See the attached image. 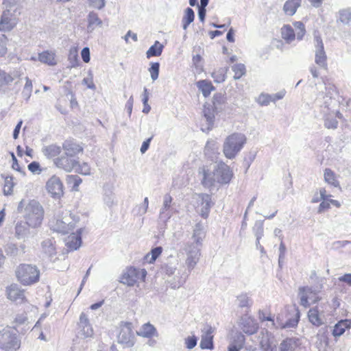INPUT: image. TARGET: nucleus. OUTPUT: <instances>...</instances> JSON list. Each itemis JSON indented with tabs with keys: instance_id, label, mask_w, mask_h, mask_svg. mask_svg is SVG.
<instances>
[{
	"instance_id": "5fc2aeb1",
	"label": "nucleus",
	"mask_w": 351,
	"mask_h": 351,
	"mask_svg": "<svg viewBox=\"0 0 351 351\" xmlns=\"http://www.w3.org/2000/svg\"><path fill=\"white\" fill-rule=\"evenodd\" d=\"M256 239H261L263 236V221H256L252 228Z\"/></svg>"
},
{
	"instance_id": "680f3d73",
	"label": "nucleus",
	"mask_w": 351,
	"mask_h": 351,
	"mask_svg": "<svg viewBox=\"0 0 351 351\" xmlns=\"http://www.w3.org/2000/svg\"><path fill=\"white\" fill-rule=\"evenodd\" d=\"M68 60L71 68H75L79 66V58L77 51H70Z\"/></svg>"
},
{
	"instance_id": "6e6552de",
	"label": "nucleus",
	"mask_w": 351,
	"mask_h": 351,
	"mask_svg": "<svg viewBox=\"0 0 351 351\" xmlns=\"http://www.w3.org/2000/svg\"><path fill=\"white\" fill-rule=\"evenodd\" d=\"M37 227H32L27 221H19L15 225V237L17 239L25 241L32 238L36 234L35 229Z\"/></svg>"
},
{
	"instance_id": "b1692460",
	"label": "nucleus",
	"mask_w": 351,
	"mask_h": 351,
	"mask_svg": "<svg viewBox=\"0 0 351 351\" xmlns=\"http://www.w3.org/2000/svg\"><path fill=\"white\" fill-rule=\"evenodd\" d=\"M300 345V339L296 337H288L279 345V351H295Z\"/></svg>"
},
{
	"instance_id": "603ef678",
	"label": "nucleus",
	"mask_w": 351,
	"mask_h": 351,
	"mask_svg": "<svg viewBox=\"0 0 351 351\" xmlns=\"http://www.w3.org/2000/svg\"><path fill=\"white\" fill-rule=\"evenodd\" d=\"M5 183L3 186V193L5 195H9L12 193V189L14 186L13 182V176H8L4 177Z\"/></svg>"
},
{
	"instance_id": "5701e85b",
	"label": "nucleus",
	"mask_w": 351,
	"mask_h": 351,
	"mask_svg": "<svg viewBox=\"0 0 351 351\" xmlns=\"http://www.w3.org/2000/svg\"><path fill=\"white\" fill-rule=\"evenodd\" d=\"M189 274L186 270L180 273L178 271L172 279L168 280V284L170 287L173 289H176L182 287L186 281Z\"/></svg>"
},
{
	"instance_id": "7ed1b4c3",
	"label": "nucleus",
	"mask_w": 351,
	"mask_h": 351,
	"mask_svg": "<svg viewBox=\"0 0 351 351\" xmlns=\"http://www.w3.org/2000/svg\"><path fill=\"white\" fill-rule=\"evenodd\" d=\"M247 139L241 133H233L227 136L223 145V152L228 159H234L241 151Z\"/></svg>"
},
{
	"instance_id": "9b49d317",
	"label": "nucleus",
	"mask_w": 351,
	"mask_h": 351,
	"mask_svg": "<svg viewBox=\"0 0 351 351\" xmlns=\"http://www.w3.org/2000/svg\"><path fill=\"white\" fill-rule=\"evenodd\" d=\"M53 163L58 168L66 172H71L78 165V160L77 158H73L63 154L60 156L54 158Z\"/></svg>"
},
{
	"instance_id": "3c124183",
	"label": "nucleus",
	"mask_w": 351,
	"mask_h": 351,
	"mask_svg": "<svg viewBox=\"0 0 351 351\" xmlns=\"http://www.w3.org/2000/svg\"><path fill=\"white\" fill-rule=\"evenodd\" d=\"M162 252V247L161 246H157L153 249H152L150 254H147L145 256V259L149 263H154L156 258L161 254Z\"/></svg>"
},
{
	"instance_id": "338daca9",
	"label": "nucleus",
	"mask_w": 351,
	"mask_h": 351,
	"mask_svg": "<svg viewBox=\"0 0 351 351\" xmlns=\"http://www.w3.org/2000/svg\"><path fill=\"white\" fill-rule=\"evenodd\" d=\"M161 269L165 274L170 276L174 274L176 270V265L171 263L164 264L162 265Z\"/></svg>"
},
{
	"instance_id": "f257e3e1",
	"label": "nucleus",
	"mask_w": 351,
	"mask_h": 351,
	"mask_svg": "<svg viewBox=\"0 0 351 351\" xmlns=\"http://www.w3.org/2000/svg\"><path fill=\"white\" fill-rule=\"evenodd\" d=\"M17 211L23 213L25 219L32 227H38L42 223L44 209L38 201L32 199L26 204L24 200H21L18 205Z\"/></svg>"
},
{
	"instance_id": "39448f33",
	"label": "nucleus",
	"mask_w": 351,
	"mask_h": 351,
	"mask_svg": "<svg viewBox=\"0 0 351 351\" xmlns=\"http://www.w3.org/2000/svg\"><path fill=\"white\" fill-rule=\"evenodd\" d=\"M21 346L14 329L6 327L0 331V348L5 351H16Z\"/></svg>"
},
{
	"instance_id": "7c9ffc66",
	"label": "nucleus",
	"mask_w": 351,
	"mask_h": 351,
	"mask_svg": "<svg viewBox=\"0 0 351 351\" xmlns=\"http://www.w3.org/2000/svg\"><path fill=\"white\" fill-rule=\"evenodd\" d=\"M62 151V147L56 144H51L44 146L42 152L47 158H52L58 156Z\"/></svg>"
},
{
	"instance_id": "a211bd4d",
	"label": "nucleus",
	"mask_w": 351,
	"mask_h": 351,
	"mask_svg": "<svg viewBox=\"0 0 351 351\" xmlns=\"http://www.w3.org/2000/svg\"><path fill=\"white\" fill-rule=\"evenodd\" d=\"M199 173L202 176L201 183L204 187L211 188L215 186L217 183L215 169L213 171H210L206 167H203L199 168Z\"/></svg>"
},
{
	"instance_id": "e433bc0d",
	"label": "nucleus",
	"mask_w": 351,
	"mask_h": 351,
	"mask_svg": "<svg viewBox=\"0 0 351 351\" xmlns=\"http://www.w3.org/2000/svg\"><path fill=\"white\" fill-rule=\"evenodd\" d=\"M324 177L326 182L334 187L340 188V184L339 181L337 180L336 174L330 169L326 168L324 170Z\"/></svg>"
},
{
	"instance_id": "c03bdc74",
	"label": "nucleus",
	"mask_w": 351,
	"mask_h": 351,
	"mask_svg": "<svg viewBox=\"0 0 351 351\" xmlns=\"http://www.w3.org/2000/svg\"><path fill=\"white\" fill-rule=\"evenodd\" d=\"M33 89V85L32 80L26 77H25V84L23 87V91L21 93V95L23 98L26 101H28L30 99V97L32 95V92Z\"/></svg>"
},
{
	"instance_id": "ea45409f",
	"label": "nucleus",
	"mask_w": 351,
	"mask_h": 351,
	"mask_svg": "<svg viewBox=\"0 0 351 351\" xmlns=\"http://www.w3.org/2000/svg\"><path fill=\"white\" fill-rule=\"evenodd\" d=\"M282 37L287 43L293 41L296 36L293 29L289 25H284L281 29Z\"/></svg>"
},
{
	"instance_id": "423d86ee",
	"label": "nucleus",
	"mask_w": 351,
	"mask_h": 351,
	"mask_svg": "<svg viewBox=\"0 0 351 351\" xmlns=\"http://www.w3.org/2000/svg\"><path fill=\"white\" fill-rule=\"evenodd\" d=\"M5 10L0 20V31H10L17 23V17L21 14L18 5H3Z\"/></svg>"
},
{
	"instance_id": "4c0bfd02",
	"label": "nucleus",
	"mask_w": 351,
	"mask_h": 351,
	"mask_svg": "<svg viewBox=\"0 0 351 351\" xmlns=\"http://www.w3.org/2000/svg\"><path fill=\"white\" fill-rule=\"evenodd\" d=\"M164 46L158 40L155 41L154 44L152 45L146 52L147 58L154 56H159L162 54Z\"/></svg>"
},
{
	"instance_id": "c756f323",
	"label": "nucleus",
	"mask_w": 351,
	"mask_h": 351,
	"mask_svg": "<svg viewBox=\"0 0 351 351\" xmlns=\"http://www.w3.org/2000/svg\"><path fill=\"white\" fill-rule=\"evenodd\" d=\"M302 0H287L284 5L283 10L287 15L293 16L298 8L300 7Z\"/></svg>"
},
{
	"instance_id": "72a5a7b5",
	"label": "nucleus",
	"mask_w": 351,
	"mask_h": 351,
	"mask_svg": "<svg viewBox=\"0 0 351 351\" xmlns=\"http://www.w3.org/2000/svg\"><path fill=\"white\" fill-rule=\"evenodd\" d=\"M43 252L49 258H53L56 254L54 242L51 239L44 240L41 243Z\"/></svg>"
},
{
	"instance_id": "bb28decb",
	"label": "nucleus",
	"mask_w": 351,
	"mask_h": 351,
	"mask_svg": "<svg viewBox=\"0 0 351 351\" xmlns=\"http://www.w3.org/2000/svg\"><path fill=\"white\" fill-rule=\"evenodd\" d=\"M218 150L219 144L215 140L209 139L207 141L204 147L205 155L213 160L216 155L219 154Z\"/></svg>"
},
{
	"instance_id": "9d476101",
	"label": "nucleus",
	"mask_w": 351,
	"mask_h": 351,
	"mask_svg": "<svg viewBox=\"0 0 351 351\" xmlns=\"http://www.w3.org/2000/svg\"><path fill=\"white\" fill-rule=\"evenodd\" d=\"M289 317L285 322H283L280 317H276V328H295L300 318V313L298 308L289 311Z\"/></svg>"
},
{
	"instance_id": "4be33fe9",
	"label": "nucleus",
	"mask_w": 351,
	"mask_h": 351,
	"mask_svg": "<svg viewBox=\"0 0 351 351\" xmlns=\"http://www.w3.org/2000/svg\"><path fill=\"white\" fill-rule=\"evenodd\" d=\"M87 32H93L97 27H101L102 20L99 17L98 14L91 11L87 16Z\"/></svg>"
},
{
	"instance_id": "79ce46f5",
	"label": "nucleus",
	"mask_w": 351,
	"mask_h": 351,
	"mask_svg": "<svg viewBox=\"0 0 351 351\" xmlns=\"http://www.w3.org/2000/svg\"><path fill=\"white\" fill-rule=\"evenodd\" d=\"M38 59L41 62L49 65H55L56 64L54 58V54L49 52L48 51L39 53Z\"/></svg>"
},
{
	"instance_id": "6e6d98bb",
	"label": "nucleus",
	"mask_w": 351,
	"mask_h": 351,
	"mask_svg": "<svg viewBox=\"0 0 351 351\" xmlns=\"http://www.w3.org/2000/svg\"><path fill=\"white\" fill-rule=\"evenodd\" d=\"M149 72L151 75V78L153 81L156 80L158 78L159 71H160V63L159 62H152L150 67L149 68Z\"/></svg>"
},
{
	"instance_id": "2f4dec72",
	"label": "nucleus",
	"mask_w": 351,
	"mask_h": 351,
	"mask_svg": "<svg viewBox=\"0 0 351 351\" xmlns=\"http://www.w3.org/2000/svg\"><path fill=\"white\" fill-rule=\"evenodd\" d=\"M206 237V231L204 224L202 222H198L195 224L192 239L197 243H202L203 239Z\"/></svg>"
},
{
	"instance_id": "2eb2a0df",
	"label": "nucleus",
	"mask_w": 351,
	"mask_h": 351,
	"mask_svg": "<svg viewBox=\"0 0 351 351\" xmlns=\"http://www.w3.org/2000/svg\"><path fill=\"white\" fill-rule=\"evenodd\" d=\"M239 324L242 331L248 335L255 334L259 328L256 319L247 315L241 317Z\"/></svg>"
},
{
	"instance_id": "4d7b16f0",
	"label": "nucleus",
	"mask_w": 351,
	"mask_h": 351,
	"mask_svg": "<svg viewBox=\"0 0 351 351\" xmlns=\"http://www.w3.org/2000/svg\"><path fill=\"white\" fill-rule=\"evenodd\" d=\"M293 25L297 30V39L299 40H302L306 33V29L304 23L301 21H296L293 23Z\"/></svg>"
},
{
	"instance_id": "a19ab883",
	"label": "nucleus",
	"mask_w": 351,
	"mask_h": 351,
	"mask_svg": "<svg viewBox=\"0 0 351 351\" xmlns=\"http://www.w3.org/2000/svg\"><path fill=\"white\" fill-rule=\"evenodd\" d=\"M104 201L109 208L112 207L117 204L115 202V195L110 187L104 189Z\"/></svg>"
},
{
	"instance_id": "f3484780",
	"label": "nucleus",
	"mask_w": 351,
	"mask_h": 351,
	"mask_svg": "<svg viewBox=\"0 0 351 351\" xmlns=\"http://www.w3.org/2000/svg\"><path fill=\"white\" fill-rule=\"evenodd\" d=\"M78 334L84 338L91 337L93 334V329L89 322L86 315L82 313L78 323Z\"/></svg>"
},
{
	"instance_id": "a18cd8bd",
	"label": "nucleus",
	"mask_w": 351,
	"mask_h": 351,
	"mask_svg": "<svg viewBox=\"0 0 351 351\" xmlns=\"http://www.w3.org/2000/svg\"><path fill=\"white\" fill-rule=\"evenodd\" d=\"M238 305L241 308H250L253 304L252 300L247 295V293H241L237 296Z\"/></svg>"
},
{
	"instance_id": "473e14b6",
	"label": "nucleus",
	"mask_w": 351,
	"mask_h": 351,
	"mask_svg": "<svg viewBox=\"0 0 351 351\" xmlns=\"http://www.w3.org/2000/svg\"><path fill=\"white\" fill-rule=\"evenodd\" d=\"M68 220L66 219V221L58 219L56 223L55 230L61 232L64 234L69 233L70 231L74 229V223L70 221H67Z\"/></svg>"
},
{
	"instance_id": "6ab92c4d",
	"label": "nucleus",
	"mask_w": 351,
	"mask_h": 351,
	"mask_svg": "<svg viewBox=\"0 0 351 351\" xmlns=\"http://www.w3.org/2000/svg\"><path fill=\"white\" fill-rule=\"evenodd\" d=\"M199 198L201 199L202 208L199 211V215L204 219H207L211 207L214 205L212 202L211 195L207 193H200L198 195Z\"/></svg>"
},
{
	"instance_id": "58836bf2",
	"label": "nucleus",
	"mask_w": 351,
	"mask_h": 351,
	"mask_svg": "<svg viewBox=\"0 0 351 351\" xmlns=\"http://www.w3.org/2000/svg\"><path fill=\"white\" fill-rule=\"evenodd\" d=\"M202 243H197L193 241V243L188 244L186 248V254L191 256L200 257L201 247Z\"/></svg>"
},
{
	"instance_id": "20e7f679",
	"label": "nucleus",
	"mask_w": 351,
	"mask_h": 351,
	"mask_svg": "<svg viewBox=\"0 0 351 351\" xmlns=\"http://www.w3.org/2000/svg\"><path fill=\"white\" fill-rule=\"evenodd\" d=\"M16 276L23 285L37 282L40 278V271L36 265L20 264L16 269Z\"/></svg>"
},
{
	"instance_id": "49530a36",
	"label": "nucleus",
	"mask_w": 351,
	"mask_h": 351,
	"mask_svg": "<svg viewBox=\"0 0 351 351\" xmlns=\"http://www.w3.org/2000/svg\"><path fill=\"white\" fill-rule=\"evenodd\" d=\"M82 182V180L77 175H69L66 177V182L68 184L71 185L73 191H77L78 186Z\"/></svg>"
},
{
	"instance_id": "e2e57ef3",
	"label": "nucleus",
	"mask_w": 351,
	"mask_h": 351,
	"mask_svg": "<svg viewBox=\"0 0 351 351\" xmlns=\"http://www.w3.org/2000/svg\"><path fill=\"white\" fill-rule=\"evenodd\" d=\"M5 251L8 256H16L18 254L19 249L16 244L8 243L5 245Z\"/></svg>"
},
{
	"instance_id": "dca6fc26",
	"label": "nucleus",
	"mask_w": 351,
	"mask_h": 351,
	"mask_svg": "<svg viewBox=\"0 0 351 351\" xmlns=\"http://www.w3.org/2000/svg\"><path fill=\"white\" fill-rule=\"evenodd\" d=\"M260 346L263 351H274L276 348L275 338L271 332L265 330L261 332Z\"/></svg>"
},
{
	"instance_id": "1a4fd4ad",
	"label": "nucleus",
	"mask_w": 351,
	"mask_h": 351,
	"mask_svg": "<svg viewBox=\"0 0 351 351\" xmlns=\"http://www.w3.org/2000/svg\"><path fill=\"white\" fill-rule=\"evenodd\" d=\"M118 342L125 348H131L134 345V335L132 329V324L125 322L120 327L119 334L117 337Z\"/></svg>"
},
{
	"instance_id": "412c9836",
	"label": "nucleus",
	"mask_w": 351,
	"mask_h": 351,
	"mask_svg": "<svg viewBox=\"0 0 351 351\" xmlns=\"http://www.w3.org/2000/svg\"><path fill=\"white\" fill-rule=\"evenodd\" d=\"M62 148L64 154L73 158H76V156L83 151V148L73 140H66L62 143Z\"/></svg>"
},
{
	"instance_id": "0e129e2a",
	"label": "nucleus",
	"mask_w": 351,
	"mask_h": 351,
	"mask_svg": "<svg viewBox=\"0 0 351 351\" xmlns=\"http://www.w3.org/2000/svg\"><path fill=\"white\" fill-rule=\"evenodd\" d=\"M7 53V37L5 34H0V58Z\"/></svg>"
},
{
	"instance_id": "37998d69",
	"label": "nucleus",
	"mask_w": 351,
	"mask_h": 351,
	"mask_svg": "<svg viewBox=\"0 0 351 351\" xmlns=\"http://www.w3.org/2000/svg\"><path fill=\"white\" fill-rule=\"evenodd\" d=\"M306 292L311 293V289L309 287H300L299 293H298V295H299V297L300 299V305H302L306 308L310 305L308 300V295H307Z\"/></svg>"
},
{
	"instance_id": "393cba45",
	"label": "nucleus",
	"mask_w": 351,
	"mask_h": 351,
	"mask_svg": "<svg viewBox=\"0 0 351 351\" xmlns=\"http://www.w3.org/2000/svg\"><path fill=\"white\" fill-rule=\"evenodd\" d=\"M322 314L323 311L320 312L317 306L310 308L308 312L309 322L315 326H322L324 324L322 318Z\"/></svg>"
},
{
	"instance_id": "f704fd0d",
	"label": "nucleus",
	"mask_w": 351,
	"mask_h": 351,
	"mask_svg": "<svg viewBox=\"0 0 351 351\" xmlns=\"http://www.w3.org/2000/svg\"><path fill=\"white\" fill-rule=\"evenodd\" d=\"M197 87L202 93L204 97H207L210 95L212 90H215L210 81L202 80L197 82Z\"/></svg>"
},
{
	"instance_id": "8fccbe9b",
	"label": "nucleus",
	"mask_w": 351,
	"mask_h": 351,
	"mask_svg": "<svg viewBox=\"0 0 351 351\" xmlns=\"http://www.w3.org/2000/svg\"><path fill=\"white\" fill-rule=\"evenodd\" d=\"M232 70L234 73V79L236 80H239L246 73L245 66L241 63L232 66Z\"/></svg>"
},
{
	"instance_id": "69168bd1",
	"label": "nucleus",
	"mask_w": 351,
	"mask_h": 351,
	"mask_svg": "<svg viewBox=\"0 0 351 351\" xmlns=\"http://www.w3.org/2000/svg\"><path fill=\"white\" fill-rule=\"evenodd\" d=\"M75 171L83 175H89L90 173V168L86 162H84L82 165L78 163L75 167Z\"/></svg>"
},
{
	"instance_id": "de8ad7c7",
	"label": "nucleus",
	"mask_w": 351,
	"mask_h": 351,
	"mask_svg": "<svg viewBox=\"0 0 351 351\" xmlns=\"http://www.w3.org/2000/svg\"><path fill=\"white\" fill-rule=\"evenodd\" d=\"M199 347L202 350H213L214 343L213 337L203 336L202 335Z\"/></svg>"
},
{
	"instance_id": "cd10ccee",
	"label": "nucleus",
	"mask_w": 351,
	"mask_h": 351,
	"mask_svg": "<svg viewBox=\"0 0 351 351\" xmlns=\"http://www.w3.org/2000/svg\"><path fill=\"white\" fill-rule=\"evenodd\" d=\"M7 295L8 298L12 301L22 300L24 298L23 291L21 290L15 284H12L7 288Z\"/></svg>"
},
{
	"instance_id": "13d9d810",
	"label": "nucleus",
	"mask_w": 351,
	"mask_h": 351,
	"mask_svg": "<svg viewBox=\"0 0 351 351\" xmlns=\"http://www.w3.org/2000/svg\"><path fill=\"white\" fill-rule=\"evenodd\" d=\"M14 79V77L11 76L9 73L0 69V87L5 84H10Z\"/></svg>"
},
{
	"instance_id": "4468645a",
	"label": "nucleus",
	"mask_w": 351,
	"mask_h": 351,
	"mask_svg": "<svg viewBox=\"0 0 351 351\" xmlns=\"http://www.w3.org/2000/svg\"><path fill=\"white\" fill-rule=\"evenodd\" d=\"M314 40L315 47V63L321 67L326 68L327 66V58L322 39L319 36H315Z\"/></svg>"
},
{
	"instance_id": "ddd939ff",
	"label": "nucleus",
	"mask_w": 351,
	"mask_h": 351,
	"mask_svg": "<svg viewBox=\"0 0 351 351\" xmlns=\"http://www.w3.org/2000/svg\"><path fill=\"white\" fill-rule=\"evenodd\" d=\"M215 179L217 183L220 184H228L232 176L233 173L230 167L225 163H220L215 168Z\"/></svg>"
},
{
	"instance_id": "c85d7f7f",
	"label": "nucleus",
	"mask_w": 351,
	"mask_h": 351,
	"mask_svg": "<svg viewBox=\"0 0 351 351\" xmlns=\"http://www.w3.org/2000/svg\"><path fill=\"white\" fill-rule=\"evenodd\" d=\"M83 232L82 228L77 230L75 234H72L69 237L70 240L67 242V246L71 250H77L82 244V234Z\"/></svg>"
},
{
	"instance_id": "f8f14e48",
	"label": "nucleus",
	"mask_w": 351,
	"mask_h": 351,
	"mask_svg": "<svg viewBox=\"0 0 351 351\" xmlns=\"http://www.w3.org/2000/svg\"><path fill=\"white\" fill-rule=\"evenodd\" d=\"M46 189L51 197L60 199L63 195V184L60 178L53 175L46 183Z\"/></svg>"
},
{
	"instance_id": "a878e982",
	"label": "nucleus",
	"mask_w": 351,
	"mask_h": 351,
	"mask_svg": "<svg viewBox=\"0 0 351 351\" xmlns=\"http://www.w3.org/2000/svg\"><path fill=\"white\" fill-rule=\"evenodd\" d=\"M350 328L351 319H341L334 326L332 334L335 337H339Z\"/></svg>"
},
{
	"instance_id": "864d4df0",
	"label": "nucleus",
	"mask_w": 351,
	"mask_h": 351,
	"mask_svg": "<svg viewBox=\"0 0 351 351\" xmlns=\"http://www.w3.org/2000/svg\"><path fill=\"white\" fill-rule=\"evenodd\" d=\"M339 21L345 25H348L351 20V10L350 8L342 9L339 11Z\"/></svg>"
},
{
	"instance_id": "0eeeda50",
	"label": "nucleus",
	"mask_w": 351,
	"mask_h": 351,
	"mask_svg": "<svg viewBox=\"0 0 351 351\" xmlns=\"http://www.w3.org/2000/svg\"><path fill=\"white\" fill-rule=\"evenodd\" d=\"M147 275L145 269L129 267L123 273L120 282L130 287L134 286L138 280H144Z\"/></svg>"
},
{
	"instance_id": "052dcab7",
	"label": "nucleus",
	"mask_w": 351,
	"mask_h": 351,
	"mask_svg": "<svg viewBox=\"0 0 351 351\" xmlns=\"http://www.w3.org/2000/svg\"><path fill=\"white\" fill-rule=\"evenodd\" d=\"M324 126L328 129L335 130L338 126V121L335 117H326L324 119Z\"/></svg>"
},
{
	"instance_id": "774afa93",
	"label": "nucleus",
	"mask_w": 351,
	"mask_h": 351,
	"mask_svg": "<svg viewBox=\"0 0 351 351\" xmlns=\"http://www.w3.org/2000/svg\"><path fill=\"white\" fill-rule=\"evenodd\" d=\"M195 19V12L191 8H187L184 10V14L182 18V20L185 21H188L190 23H193Z\"/></svg>"
},
{
	"instance_id": "aec40b11",
	"label": "nucleus",
	"mask_w": 351,
	"mask_h": 351,
	"mask_svg": "<svg viewBox=\"0 0 351 351\" xmlns=\"http://www.w3.org/2000/svg\"><path fill=\"white\" fill-rule=\"evenodd\" d=\"M286 91L282 90L274 94H264L261 93L258 98V103L261 106H267L270 102H276L278 100L282 99L285 95Z\"/></svg>"
},
{
	"instance_id": "09e8293b",
	"label": "nucleus",
	"mask_w": 351,
	"mask_h": 351,
	"mask_svg": "<svg viewBox=\"0 0 351 351\" xmlns=\"http://www.w3.org/2000/svg\"><path fill=\"white\" fill-rule=\"evenodd\" d=\"M228 68H220L212 73V77L217 83H221L226 80Z\"/></svg>"
},
{
	"instance_id": "c9c22d12",
	"label": "nucleus",
	"mask_w": 351,
	"mask_h": 351,
	"mask_svg": "<svg viewBox=\"0 0 351 351\" xmlns=\"http://www.w3.org/2000/svg\"><path fill=\"white\" fill-rule=\"evenodd\" d=\"M156 333V328L149 323L145 324L142 326L140 330L137 332L139 336L151 338Z\"/></svg>"
},
{
	"instance_id": "f03ea898",
	"label": "nucleus",
	"mask_w": 351,
	"mask_h": 351,
	"mask_svg": "<svg viewBox=\"0 0 351 351\" xmlns=\"http://www.w3.org/2000/svg\"><path fill=\"white\" fill-rule=\"evenodd\" d=\"M226 97L225 94L215 93L213 97L212 104L206 103L204 106L203 114L206 121V128L202 130L210 131L212 130L215 119V114L225 109Z\"/></svg>"
},
{
	"instance_id": "bf43d9fd",
	"label": "nucleus",
	"mask_w": 351,
	"mask_h": 351,
	"mask_svg": "<svg viewBox=\"0 0 351 351\" xmlns=\"http://www.w3.org/2000/svg\"><path fill=\"white\" fill-rule=\"evenodd\" d=\"M199 257L191 256L187 255V258L186 260V265L188 268V271H186V272L189 273V274L194 269V267L197 265V262L199 261Z\"/></svg>"
}]
</instances>
